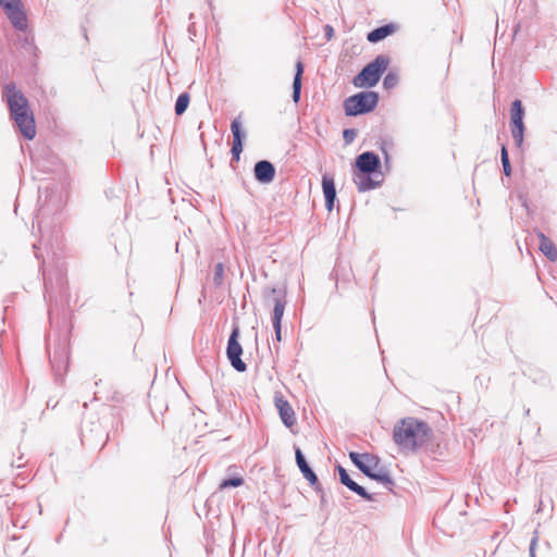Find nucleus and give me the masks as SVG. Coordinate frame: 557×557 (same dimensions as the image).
Segmentation results:
<instances>
[{
	"label": "nucleus",
	"instance_id": "obj_6",
	"mask_svg": "<svg viewBox=\"0 0 557 557\" xmlns=\"http://www.w3.org/2000/svg\"><path fill=\"white\" fill-rule=\"evenodd\" d=\"M356 168L359 172L373 173L374 176H382L381 160L379 156L372 151L360 153L356 158Z\"/></svg>",
	"mask_w": 557,
	"mask_h": 557
},
{
	"label": "nucleus",
	"instance_id": "obj_16",
	"mask_svg": "<svg viewBox=\"0 0 557 557\" xmlns=\"http://www.w3.org/2000/svg\"><path fill=\"white\" fill-rule=\"evenodd\" d=\"M302 74H304V64L301 61H297L296 63V73L293 81V101L298 103L301 95V86H302Z\"/></svg>",
	"mask_w": 557,
	"mask_h": 557
},
{
	"label": "nucleus",
	"instance_id": "obj_24",
	"mask_svg": "<svg viewBox=\"0 0 557 557\" xmlns=\"http://www.w3.org/2000/svg\"><path fill=\"white\" fill-rule=\"evenodd\" d=\"M500 160H502V165H503L504 174L506 176H510L511 175V165H510V161H509L508 151H507V148L505 146L502 147Z\"/></svg>",
	"mask_w": 557,
	"mask_h": 557
},
{
	"label": "nucleus",
	"instance_id": "obj_3",
	"mask_svg": "<svg viewBox=\"0 0 557 557\" xmlns=\"http://www.w3.org/2000/svg\"><path fill=\"white\" fill-rule=\"evenodd\" d=\"M389 58L379 54L373 61L368 63L352 79L356 87H373L375 86L383 73L387 70Z\"/></svg>",
	"mask_w": 557,
	"mask_h": 557
},
{
	"label": "nucleus",
	"instance_id": "obj_35",
	"mask_svg": "<svg viewBox=\"0 0 557 557\" xmlns=\"http://www.w3.org/2000/svg\"><path fill=\"white\" fill-rule=\"evenodd\" d=\"M325 503V496L322 494L321 495V504L323 505Z\"/></svg>",
	"mask_w": 557,
	"mask_h": 557
},
{
	"label": "nucleus",
	"instance_id": "obj_28",
	"mask_svg": "<svg viewBox=\"0 0 557 557\" xmlns=\"http://www.w3.org/2000/svg\"><path fill=\"white\" fill-rule=\"evenodd\" d=\"M356 136H357V132L354 128H346L343 132V138H344L345 144H347V145L351 144L355 140Z\"/></svg>",
	"mask_w": 557,
	"mask_h": 557
},
{
	"label": "nucleus",
	"instance_id": "obj_12",
	"mask_svg": "<svg viewBox=\"0 0 557 557\" xmlns=\"http://www.w3.org/2000/svg\"><path fill=\"white\" fill-rule=\"evenodd\" d=\"M383 181L382 176H374L373 173L357 172L354 177V182L360 193L371 190L381 185Z\"/></svg>",
	"mask_w": 557,
	"mask_h": 557
},
{
	"label": "nucleus",
	"instance_id": "obj_15",
	"mask_svg": "<svg viewBox=\"0 0 557 557\" xmlns=\"http://www.w3.org/2000/svg\"><path fill=\"white\" fill-rule=\"evenodd\" d=\"M540 239V250L543 252V255L550 261L557 260V247L555 244L546 237L542 232L537 234Z\"/></svg>",
	"mask_w": 557,
	"mask_h": 557
},
{
	"label": "nucleus",
	"instance_id": "obj_5",
	"mask_svg": "<svg viewBox=\"0 0 557 557\" xmlns=\"http://www.w3.org/2000/svg\"><path fill=\"white\" fill-rule=\"evenodd\" d=\"M239 327L234 325L227 341L226 356L231 366L238 372H245L247 364L242 360L243 347L238 342Z\"/></svg>",
	"mask_w": 557,
	"mask_h": 557
},
{
	"label": "nucleus",
	"instance_id": "obj_22",
	"mask_svg": "<svg viewBox=\"0 0 557 557\" xmlns=\"http://www.w3.org/2000/svg\"><path fill=\"white\" fill-rule=\"evenodd\" d=\"M189 104V95L187 92L181 94L175 102V113L182 115Z\"/></svg>",
	"mask_w": 557,
	"mask_h": 557
},
{
	"label": "nucleus",
	"instance_id": "obj_20",
	"mask_svg": "<svg viewBox=\"0 0 557 557\" xmlns=\"http://www.w3.org/2000/svg\"><path fill=\"white\" fill-rule=\"evenodd\" d=\"M285 306L286 300L284 299V297L277 296L274 298L272 324H282V318L284 315Z\"/></svg>",
	"mask_w": 557,
	"mask_h": 557
},
{
	"label": "nucleus",
	"instance_id": "obj_13",
	"mask_svg": "<svg viewBox=\"0 0 557 557\" xmlns=\"http://www.w3.org/2000/svg\"><path fill=\"white\" fill-rule=\"evenodd\" d=\"M349 458L363 474L368 473L370 468L377 467L380 462L379 458L371 454L350 451Z\"/></svg>",
	"mask_w": 557,
	"mask_h": 557
},
{
	"label": "nucleus",
	"instance_id": "obj_25",
	"mask_svg": "<svg viewBox=\"0 0 557 557\" xmlns=\"http://www.w3.org/2000/svg\"><path fill=\"white\" fill-rule=\"evenodd\" d=\"M243 484H244V480L242 476H233V478L224 479L220 483V490H225L228 487H238Z\"/></svg>",
	"mask_w": 557,
	"mask_h": 557
},
{
	"label": "nucleus",
	"instance_id": "obj_17",
	"mask_svg": "<svg viewBox=\"0 0 557 557\" xmlns=\"http://www.w3.org/2000/svg\"><path fill=\"white\" fill-rule=\"evenodd\" d=\"M375 468L376 467L370 468L369 472L364 473V475H367L368 478L384 484L387 488L391 490L392 486L394 485V481L391 478L388 471L386 469H384V468H381L380 470L375 471L374 470Z\"/></svg>",
	"mask_w": 557,
	"mask_h": 557
},
{
	"label": "nucleus",
	"instance_id": "obj_26",
	"mask_svg": "<svg viewBox=\"0 0 557 557\" xmlns=\"http://www.w3.org/2000/svg\"><path fill=\"white\" fill-rule=\"evenodd\" d=\"M398 82V75L394 72H388L384 77L383 86L385 89H392L397 86Z\"/></svg>",
	"mask_w": 557,
	"mask_h": 557
},
{
	"label": "nucleus",
	"instance_id": "obj_33",
	"mask_svg": "<svg viewBox=\"0 0 557 557\" xmlns=\"http://www.w3.org/2000/svg\"><path fill=\"white\" fill-rule=\"evenodd\" d=\"M45 288H46V297H48V299L51 301V293L49 292V285H48V282L45 281Z\"/></svg>",
	"mask_w": 557,
	"mask_h": 557
},
{
	"label": "nucleus",
	"instance_id": "obj_27",
	"mask_svg": "<svg viewBox=\"0 0 557 557\" xmlns=\"http://www.w3.org/2000/svg\"><path fill=\"white\" fill-rule=\"evenodd\" d=\"M223 278L224 265L222 262H219L214 265L213 282L216 286H221L223 284Z\"/></svg>",
	"mask_w": 557,
	"mask_h": 557
},
{
	"label": "nucleus",
	"instance_id": "obj_11",
	"mask_svg": "<svg viewBox=\"0 0 557 557\" xmlns=\"http://www.w3.org/2000/svg\"><path fill=\"white\" fill-rule=\"evenodd\" d=\"M295 457H296V463L299 468L300 472L302 473L304 478L308 480L311 486H313L318 492H321L318 476L313 472V470L308 465L302 451L300 448H296L295 450Z\"/></svg>",
	"mask_w": 557,
	"mask_h": 557
},
{
	"label": "nucleus",
	"instance_id": "obj_14",
	"mask_svg": "<svg viewBox=\"0 0 557 557\" xmlns=\"http://www.w3.org/2000/svg\"><path fill=\"white\" fill-rule=\"evenodd\" d=\"M322 189L325 198V208L329 212H331L334 208V202L336 199V188L333 176L329 174H323L322 176Z\"/></svg>",
	"mask_w": 557,
	"mask_h": 557
},
{
	"label": "nucleus",
	"instance_id": "obj_32",
	"mask_svg": "<svg viewBox=\"0 0 557 557\" xmlns=\"http://www.w3.org/2000/svg\"><path fill=\"white\" fill-rule=\"evenodd\" d=\"M18 2H20V0H0V7H2L5 10L7 4L14 5Z\"/></svg>",
	"mask_w": 557,
	"mask_h": 557
},
{
	"label": "nucleus",
	"instance_id": "obj_30",
	"mask_svg": "<svg viewBox=\"0 0 557 557\" xmlns=\"http://www.w3.org/2000/svg\"><path fill=\"white\" fill-rule=\"evenodd\" d=\"M537 541H539V537L535 535L532 537V540L530 542V547H529L530 557H535V549L537 546Z\"/></svg>",
	"mask_w": 557,
	"mask_h": 557
},
{
	"label": "nucleus",
	"instance_id": "obj_21",
	"mask_svg": "<svg viewBox=\"0 0 557 557\" xmlns=\"http://www.w3.org/2000/svg\"><path fill=\"white\" fill-rule=\"evenodd\" d=\"M231 131L233 134V141H242L243 143V140L245 138V132L243 131L242 122H240L239 117H236L232 121Z\"/></svg>",
	"mask_w": 557,
	"mask_h": 557
},
{
	"label": "nucleus",
	"instance_id": "obj_18",
	"mask_svg": "<svg viewBox=\"0 0 557 557\" xmlns=\"http://www.w3.org/2000/svg\"><path fill=\"white\" fill-rule=\"evenodd\" d=\"M524 109L521 100L516 99L511 103L510 108V125H524Z\"/></svg>",
	"mask_w": 557,
	"mask_h": 557
},
{
	"label": "nucleus",
	"instance_id": "obj_23",
	"mask_svg": "<svg viewBox=\"0 0 557 557\" xmlns=\"http://www.w3.org/2000/svg\"><path fill=\"white\" fill-rule=\"evenodd\" d=\"M524 128V125H510L512 138L519 148L523 144Z\"/></svg>",
	"mask_w": 557,
	"mask_h": 557
},
{
	"label": "nucleus",
	"instance_id": "obj_1",
	"mask_svg": "<svg viewBox=\"0 0 557 557\" xmlns=\"http://www.w3.org/2000/svg\"><path fill=\"white\" fill-rule=\"evenodd\" d=\"M2 100L7 103L10 119L14 122L24 138L32 140L36 136V124L28 99L14 83L7 84L2 89Z\"/></svg>",
	"mask_w": 557,
	"mask_h": 557
},
{
	"label": "nucleus",
	"instance_id": "obj_34",
	"mask_svg": "<svg viewBox=\"0 0 557 557\" xmlns=\"http://www.w3.org/2000/svg\"><path fill=\"white\" fill-rule=\"evenodd\" d=\"M333 35V28L331 26H326V36L330 39Z\"/></svg>",
	"mask_w": 557,
	"mask_h": 557
},
{
	"label": "nucleus",
	"instance_id": "obj_10",
	"mask_svg": "<svg viewBox=\"0 0 557 557\" xmlns=\"http://www.w3.org/2000/svg\"><path fill=\"white\" fill-rule=\"evenodd\" d=\"M7 13L8 18L10 20L11 24L16 28L17 30L24 32L27 28V17L25 12L22 9L21 2L10 5L7 4V9L4 10Z\"/></svg>",
	"mask_w": 557,
	"mask_h": 557
},
{
	"label": "nucleus",
	"instance_id": "obj_19",
	"mask_svg": "<svg viewBox=\"0 0 557 557\" xmlns=\"http://www.w3.org/2000/svg\"><path fill=\"white\" fill-rule=\"evenodd\" d=\"M392 33H393V26L392 25L380 26V27H376L375 29L371 30L370 33H368L367 39L370 42L375 44V42H379V41L383 40L384 38H386Z\"/></svg>",
	"mask_w": 557,
	"mask_h": 557
},
{
	"label": "nucleus",
	"instance_id": "obj_8",
	"mask_svg": "<svg viewBox=\"0 0 557 557\" xmlns=\"http://www.w3.org/2000/svg\"><path fill=\"white\" fill-rule=\"evenodd\" d=\"M274 404L284 425L292 428L296 423V417L289 403L282 395L276 394L274 397Z\"/></svg>",
	"mask_w": 557,
	"mask_h": 557
},
{
	"label": "nucleus",
	"instance_id": "obj_7",
	"mask_svg": "<svg viewBox=\"0 0 557 557\" xmlns=\"http://www.w3.org/2000/svg\"><path fill=\"white\" fill-rule=\"evenodd\" d=\"M336 470L338 472L339 481L343 485H345L347 488H349L351 492L359 495L361 498L372 502L374 500L373 495L368 493L367 490L359 485L357 482H355L348 474L347 470L342 467L341 465L336 466Z\"/></svg>",
	"mask_w": 557,
	"mask_h": 557
},
{
	"label": "nucleus",
	"instance_id": "obj_2",
	"mask_svg": "<svg viewBox=\"0 0 557 557\" xmlns=\"http://www.w3.org/2000/svg\"><path fill=\"white\" fill-rule=\"evenodd\" d=\"M432 437L430 425L417 418L408 417L398 421L393 429V440L405 454L418 451Z\"/></svg>",
	"mask_w": 557,
	"mask_h": 557
},
{
	"label": "nucleus",
	"instance_id": "obj_4",
	"mask_svg": "<svg viewBox=\"0 0 557 557\" xmlns=\"http://www.w3.org/2000/svg\"><path fill=\"white\" fill-rule=\"evenodd\" d=\"M379 95L375 91H360L344 101V111L347 116L366 114L375 109Z\"/></svg>",
	"mask_w": 557,
	"mask_h": 557
},
{
	"label": "nucleus",
	"instance_id": "obj_29",
	"mask_svg": "<svg viewBox=\"0 0 557 557\" xmlns=\"http://www.w3.org/2000/svg\"><path fill=\"white\" fill-rule=\"evenodd\" d=\"M242 151H243V143L242 141H233L232 149H231L233 159L238 161Z\"/></svg>",
	"mask_w": 557,
	"mask_h": 557
},
{
	"label": "nucleus",
	"instance_id": "obj_31",
	"mask_svg": "<svg viewBox=\"0 0 557 557\" xmlns=\"http://www.w3.org/2000/svg\"><path fill=\"white\" fill-rule=\"evenodd\" d=\"M274 333H275V339L277 342L282 341V324H273Z\"/></svg>",
	"mask_w": 557,
	"mask_h": 557
},
{
	"label": "nucleus",
	"instance_id": "obj_9",
	"mask_svg": "<svg viewBox=\"0 0 557 557\" xmlns=\"http://www.w3.org/2000/svg\"><path fill=\"white\" fill-rule=\"evenodd\" d=\"M275 166L268 160H260L255 163L253 175L261 184H270L275 177Z\"/></svg>",
	"mask_w": 557,
	"mask_h": 557
}]
</instances>
